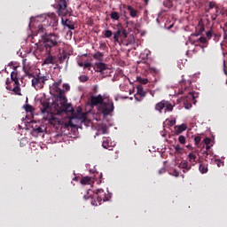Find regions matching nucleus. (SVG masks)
<instances>
[{
  "mask_svg": "<svg viewBox=\"0 0 227 227\" xmlns=\"http://www.w3.org/2000/svg\"><path fill=\"white\" fill-rule=\"evenodd\" d=\"M37 35L43 39V44L37 47L41 52L51 53L53 47H58L61 43L56 34H48L43 25L37 27Z\"/></svg>",
  "mask_w": 227,
  "mask_h": 227,
  "instance_id": "1",
  "label": "nucleus"
},
{
  "mask_svg": "<svg viewBox=\"0 0 227 227\" xmlns=\"http://www.w3.org/2000/svg\"><path fill=\"white\" fill-rule=\"evenodd\" d=\"M90 106H99L103 115H108L114 110V102L101 94L98 96H91L90 98Z\"/></svg>",
  "mask_w": 227,
  "mask_h": 227,
  "instance_id": "2",
  "label": "nucleus"
},
{
  "mask_svg": "<svg viewBox=\"0 0 227 227\" xmlns=\"http://www.w3.org/2000/svg\"><path fill=\"white\" fill-rule=\"evenodd\" d=\"M55 91H57V98H59V100H57V105L55 106V107H57L59 113H73L74 111V107L71 104L67 103L65 91L61 89Z\"/></svg>",
  "mask_w": 227,
  "mask_h": 227,
  "instance_id": "3",
  "label": "nucleus"
},
{
  "mask_svg": "<svg viewBox=\"0 0 227 227\" xmlns=\"http://www.w3.org/2000/svg\"><path fill=\"white\" fill-rule=\"evenodd\" d=\"M14 67V71H12V73H11V81L14 82V88L12 89V87L10 86V82L9 79H7L6 81V84L7 87L6 89L8 90L12 91L14 94L18 95V96H22L21 94V89H20V81L18 78L19 73L17 70V67Z\"/></svg>",
  "mask_w": 227,
  "mask_h": 227,
  "instance_id": "4",
  "label": "nucleus"
},
{
  "mask_svg": "<svg viewBox=\"0 0 227 227\" xmlns=\"http://www.w3.org/2000/svg\"><path fill=\"white\" fill-rule=\"evenodd\" d=\"M46 81L47 78L45 76L34 75V77H32V87H34L35 90L43 89Z\"/></svg>",
  "mask_w": 227,
  "mask_h": 227,
  "instance_id": "5",
  "label": "nucleus"
},
{
  "mask_svg": "<svg viewBox=\"0 0 227 227\" xmlns=\"http://www.w3.org/2000/svg\"><path fill=\"white\" fill-rule=\"evenodd\" d=\"M23 73H25L23 77L32 78L35 75V69L30 63L27 62V59H23Z\"/></svg>",
  "mask_w": 227,
  "mask_h": 227,
  "instance_id": "6",
  "label": "nucleus"
},
{
  "mask_svg": "<svg viewBox=\"0 0 227 227\" xmlns=\"http://www.w3.org/2000/svg\"><path fill=\"white\" fill-rule=\"evenodd\" d=\"M196 98H197V96L194 92H189L188 95L184 98V107L186 109L191 108L192 107L191 102H192L194 105H196V103H197Z\"/></svg>",
  "mask_w": 227,
  "mask_h": 227,
  "instance_id": "7",
  "label": "nucleus"
},
{
  "mask_svg": "<svg viewBox=\"0 0 227 227\" xmlns=\"http://www.w3.org/2000/svg\"><path fill=\"white\" fill-rule=\"evenodd\" d=\"M146 97V92L144 90L143 86L139 85L137 87V93L134 98L137 101L141 102Z\"/></svg>",
  "mask_w": 227,
  "mask_h": 227,
  "instance_id": "8",
  "label": "nucleus"
},
{
  "mask_svg": "<svg viewBox=\"0 0 227 227\" xmlns=\"http://www.w3.org/2000/svg\"><path fill=\"white\" fill-rule=\"evenodd\" d=\"M67 8V0H60L59 3V10H57V14L59 16L63 17L67 14L66 10Z\"/></svg>",
  "mask_w": 227,
  "mask_h": 227,
  "instance_id": "9",
  "label": "nucleus"
},
{
  "mask_svg": "<svg viewBox=\"0 0 227 227\" xmlns=\"http://www.w3.org/2000/svg\"><path fill=\"white\" fill-rule=\"evenodd\" d=\"M51 108V106L48 100L41 101V113L43 114L49 113Z\"/></svg>",
  "mask_w": 227,
  "mask_h": 227,
  "instance_id": "10",
  "label": "nucleus"
},
{
  "mask_svg": "<svg viewBox=\"0 0 227 227\" xmlns=\"http://www.w3.org/2000/svg\"><path fill=\"white\" fill-rule=\"evenodd\" d=\"M95 68L97 72L104 73V71L108 69V67L106 64L103 62H98V63H95Z\"/></svg>",
  "mask_w": 227,
  "mask_h": 227,
  "instance_id": "11",
  "label": "nucleus"
},
{
  "mask_svg": "<svg viewBox=\"0 0 227 227\" xmlns=\"http://www.w3.org/2000/svg\"><path fill=\"white\" fill-rule=\"evenodd\" d=\"M95 194L97 195V200L98 202L106 201L105 198H106V193L104 192L103 189H98L96 190Z\"/></svg>",
  "mask_w": 227,
  "mask_h": 227,
  "instance_id": "12",
  "label": "nucleus"
},
{
  "mask_svg": "<svg viewBox=\"0 0 227 227\" xmlns=\"http://www.w3.org/2000/svg\"><path fill=\"white\" fill-rule=\"evenodd\" d=\"M75 118L80 120L81 121H86L87 114H84V113H82V109L81 108H77Z\"/></svg>",
  "mask_w": 227,
  "mask_h": 227,
  "instance_id": "13",
  "label": "nucleus"
},
{
  "mask_svg": "<svg viewBox=\"0 0 227 227\" xmlns=\"http://www.w3.org/2000/svg\"><path fill=\"white\" fill-rule=\"evenodd\" d=\"M44 54H47L48 57H46V59H44V62H43V65L55 64L56 57L51 56V53L44 52Z\"/></svg>",
  "mask_w": 227,
  "mask_h": 227,
  "instance_id": "14",
  "label": "nucleus"
},
{
  "mask_svg": "<svg viewBox=\"0 0 227 227\" xmlns=\"http://www.w3.org/2000/svg\"><path fill=\"white\" fill-rule=\"evenodd\" d=\"M113 145V142L111 137H103V141H102V146L105 149H109L110 147H112Z\"/></svg>",
  "mask_w": 227,
  "mask_h": 227,
  "instance_id": "15",
  "label": "nucleus"
},
{
  "mask_svg": "<svg viewBox=\"0 0 227 227\" xmlns=\"http://www.w3.org/2000/svg\"><path fill=\"white\" fill-rule=\"evenodd\" d=\"M189 161L192 164L195 165L198 162V157L197 153L195 152H192L188 154Z\"/></svg>",
  "mask_w": 227,
  "mask_h": 227,
  "instance_id": "16",
  "label": "nucleus"
},
{
  "mask_svg": "<svg viewBox=\"0 0 227 227\" xmlns=\"http://www.w3.org/2000/svg\"><path fill=\"white\" fill-rule=\"evenodd\" d=\"M80 183L82 184H92L94 181H93V178L90 176H83L82 177Z\"/></svg>",
  "mask_w": 227,
  "mask_h": 227,
  "instance_id": "17",
  "label": "nucleus"
},
{
  "mask_svg": "<svg viewBox=\"0 0 227 227\" xmlns=\"http://www.w3.org/2000/svg\"><path fill=\"white\" fill-rule=\"evenodd\" d=\"M218 7L217 4L215 2H208L207 6L205 9V12L207 13L210 12V10L216 9Z\"/></svg>",
  "mask_w": 227,
  "mask_h": 227,
  "instance_id": "18",
  "label": "nucleus"
},
{
  "mask_svg": "<svg viewBox=\"0 0 227 227\" xmlns=\"http://www.w3.org/2000/svg\"><path fill=\"white\" fill-rule=\"evenodd\" d=\"M166 107V101L162 100L155 105V110L162 113V110Z\"/></svg>",
  "mask_w": 227,
  "mask_h": 227,
  "instance_id": "19",
  "label": "nucleus"
},
{
  "mask_svg": "<svg viewBox=\"0 0 227 227\" xmlns=\"http://www.w3.org/2000/svg\"><path fill=\"white\" fill-rule=\"evenodd\" d=\"M95 60L102 62L104 60V54L100 51H97L95 54L92 55Z\"/></svg>",
  "mask_w": 227,
  "mask_h": 227,
  "instance_id": "20",
  "label": "nucleus"
},
{
  "mask_svg": "<svg viewBox=\"0 0 227 227\" xmlns=\"http://www.w3.org/2000/svg\"><path fill=\"white\" fill-rule=\"evenodd\" d=\"M215 13L211 15V20L215 21L217 20V18L221 15V12H220V7L216 6V8L215 9Z\"/></svg>",
  "mask_w": 227,
  "mask_h": 227,
  "instance_id": "21",
  "label": "nucleus"
},
{
  "mask_svg": "<svg viewBox=\"0 0 227 227\" xmlns=\"http://www.w3.org/2000/svg\"><path fill=\"white\" fill-rule=\"evenodd\" d=\"M199 170L202 174L207 173L208 172V165H206V164L200 162V166H199Z\"/></svg>",
  "mask_w": 227,
  "mask_h": 227,
  "instance_id": "22",
  "label": "nucleus"
},
{
  "mask_svg": "<svg viewBox=\"0 0 227 227\" xmlns=\"http://www.w3.org/2000/svg\"><path fill=\"white\" fill-rule=\"evenodd\" d=\"M127 10L129 12V15L132 18L137 17V11L135 10L131 5L127 6Z\"/></svg>",
  "mask_w": 227,
  "mask_h": 227,
  "instance_id": "23",
  "label": "nucleus"
},
{
  "mask_svg": "<svg viewBox=\"0 0 227 227\" xmlns=\"http://www.w3.org/2000/svg\"><path fill=\"white\" fill-rule=\"evenodd\" d=\"M121 36V28L117 29L115 33H114V41L115 43H120V37Z\"/></svg>",
  "mask_w": 227,
  "mask_h": 227,
  "instance_id": "24",
  "label": "nucleus"
},
{
  "mask_svg": "<svg viewBox=\"0 0 227 227\" xmlns=\"http://www.w3.org/2000/svg\"><path fill=\"white\" fill-rule=\"evenodd\" d=\"M180 168H183V172L186 173L187 171H189L192 168L189 167V164L187 161H184L180 164Z\"/></svg>",
  "mask_w": 227,
  "mask_h": 227,
  "instance_id": "25",
  "label": "nucleus"
},
{
  "mask_svg": "<svg viewBox=\"0 0 227 227\" xmlns=\"http://www.w3.org/2000/svg\"><path fill=\"white\" fill-rule=\"evenodd\" d=\"M186 129H187V126L185 124L179 125L177 126L176 133L181 134Z\"/></svg>",
  "mask_w": 227,
  "mask_h": 227,
  "instance_id": "26",
  "label": "nucleus"
},
{
  "mask_svg": "<svg viewBox=\"0 0 227 227\" xmlns=\"http://www.w3.org/2000/svg\"><path fill=\"white\" fill-rule=\"evenodd\" d=\"M174 109V106L171 105L169 102L166 101L165 104V112H172Z\"/></svg>",
  "mask_w": 227,
  "mask_h": 227,
  "instance_id": "27",
  "label": "nucleus"
},
{
  "mask_svg": "<svg viewBox=\"0 0 227 227\" xmlns=\"http://www.w3.org/2000/svg\"><path fill=\"white\" fill-rule=\"evenodd\" d=\"M110 17L114 20H120V13L117 12H114L110 14Z\"/></svg>",
  "mask_w": 227,
  "mask_h": 227,
  "instance_id": "28",
  "label": "nucleus"
},
{
  "mask_svg": "<svg viewBox=\"0 0 227 227\" xmlns=\"http://www.w3.org/2000/svg\"><path fill=\"white\" fill-rule=\"evenodd\" d=\"M214 35H215V33L213 32V29H210L209 31H207L206 33V37H207V42L214 37Z\"/></svg>",
  "mask_w": 227,
  "mask_h": 227,
  "instance_id": "29",
  "label": "nucleus"
},
{
  "mask_svg": "<svg viewBox=\"0 0 227 227\" xmlns=\"http://www.w3.org/2000/svg\"><path fill=\"white\" fill-rule=\"evenodd\" d=\"M196 42H200L202 44H208V40L205 36H200Z\"/></svg>",
  "mask_w": 227,
  "mask_h": 227,
  "instance_id": "30",
  "label": "nucleus"
},
{
  "mask_svg": "<svg viewBox=\"0 0 227 227\" xmlns=\"http://www.w3.org/2000/svg\"><path fill=\"white\" fill-rule=\"evenodd\" d=\"M78 80H79L80 82H86L90 80V77L87 76V75H80L78 77Z\"/></svg>",
  "mask_w": 227,
  "mask_h": 227,
  "instance_id": "31",
  "label": "nucleus"
},
{
  "mask_svg": "<svg viewBox=\"0 0 227 227\" xmlns=\"http://www.w3.org/2000/svg\"><path fill=\"white\" fill-rule=\"evenodd\" d=\"M61 83H62V80H61V79L59 80L58 82H55L53 83V88H55V90H61V89L59 88L60 85H61Z\"/></svg>",
  "mask_w": 227,
  "mask_h": 227,
  "instance_id": "32",
  "label": "nucleus"
},
{
  "mask_svg": "<svg viewBox=\"0 0 227 227\" xmlns=\"http://www.w3.org/2000/svg\"><path fill=\"white\" fill-rule=\"evenodd\" d=\"M23 108H25V111L27 113H32L35 110L34 107L28 104L25 105V106H23Z\"/></svg>",
  "mask_w": 227,
  "mask_h": 227,
  "instance_id": "33",
  "label": "nucleus"
},
{
  "mask_svg": "<svg viewBox=\"0 0 227 227\" xmlns=\"http://www.w3.org/2000/svg\"><path fill=\"white\" fill-rule=\"evenodd\" d=\"M113 32L111 30H106L104 32L105 38H111L113 36Z\"/></svg>",
  "mask_w": 227,
  "mask_h": 227,
  "instance_id": "34",
  "label": "nucleus"
},
{
  "mask_svg": "<svg viewBox=\"0 0 227 227\" xmlns=\"http://www.w3.org/2000/svg\"><path fill=\"white\" fill-rule=\"evenodd\" d=\"M127 41H128V43L126 45L134 44L136 43L135 37L133 35H130L129 37H128Z\"/></svg>",
  "mask_w": 227,
  "mask_h": 227,
  "instance_id": "35",
  "label": "nucleus"
},
{
  "mask_svg": "<svg viewBox=\"0 0 227 227\" xmlns=\"http://www.w3.org/2000/svg\"><path fill=\"white\" fill-rule=\"evenodd\" d=\"M175 153H183L184 148H182L180 145H177L175 146Z\"/></svg>",
  "mask_w": 227,
  "mask_h": 227,
  "instance_id": "36",
  "label": "nucleus"
},
{
  "mask_svg": "<svg viewBox=\"0 0 227 227\" xmlns=\"http://www.w3.org/2000/svg\"><path fill=\"white\" fill-rule=\"evenodd\" d=\"M178 142L181 145H185L186 144V137L184 136H179L178 137Z\"/></svg>",
  "mask_w": 227,
  "mask_h": 227,
  "instance_id": "37",
  "label": "nucleus"
},
{
  "mask_svg": "<svg viewBox=\"0 0 227 227\" xmlns=\"http://www.w3.org/2000/svg\"><path fill=\"white\" fill-rule=\"evenodd\" d=\"M211 149V145H206V151H204L202 153L204 154V157L205 158H207V156H208V150H210Z\"/></svg>",
  "mask_w": 227,
  "mask_h": 227,
  "instance_id": "38",
  "label": "nucleus"
},
{
  "mask_svg": "<svg viewBox=\"0 0 227 227\" xmlns=\"http://www.w3.org/2000/svg\"><path fill=\"white\" fill-rule=\"evenodd\" d=\"M137 82H138L139 83H142V84H146V83H148V79H142L141 77H137Z\"/></svg>",
  "mask_w": 227,
  "mask_h": 227,
  "instance_id": "39",
  "label": "nucleus"
},
{
  "mask_svg": "<svg viewBox=\"0 0 227 227\" xmlns=\"http://www.w3.org/2000/svg\"><path fill=\"white\" fill-rule=\"evenodd\" d=\"M201 141V137L200 136H197L194 137V144L195 145H199L200 144Z\"/></svg>",
  "mask_w": 227,
  "mask_h": 227,
  "instance_id": "40",
  "label": "nucleus"
},
{
  "mask_svg": "<svg viewBox=\"0 0 227 227\" xmlns=\"http://www.w3.org/2000/svg\"><path fill=\"white\" fill-rule=\"evenodd\" d=\"M121 34L124 39L128 38V33L124 28H121Z\"/></svg>",
  "mask_w": 227,
  "mask_h": 227,
  "instance_id": "41",
  "label": "nucleus"
},
{
  "mask_svg": "<svg viewBox=\"0 0 227 227\" xmlns=\"http://www.w3.org/2000/svg\"><path fill=\"white\" fill-rule=\"evenodd\" d=\"M203 142H204V144H205L206 145H208L211 144L212 139H211L210 137H206V138L203 139Z\"/></svg>",
  "mask_w": 227,
  "mask_h": 227,
  "instance_id": "42",
  "label": "nucleus"
},
{
  "mask_svg": "<svg viewBox=\"0 0 227 227\" xmlns=\"http://www.w3.org/2000/svg\"><path fill=\"white\" fill-rule=\"evenodd\" d=\"M67 28H69L70 30H74L75 27L74 25L70 21V23L68 22L67 25Z\"/></svg>",
  "mask_w": 227,
  "mask_h": 227,
  "instance_id": "43",
  "label": "nucleus"
},
{
  "mask_svg": "<svg viewBox=\"0 0 227 227\" xmlns=\"http://www.w3.org/2000/svg\"><path fill=\"white\" fill-rule=\"evenodd\" d=\"M67 58V55L64 54L63 56H60V58H59V60H60V63H62Z\"/></svg>",
  "mask_w": 227,
  "mask_h": 227,
  "instance_id": "44",
  "label": "nucleus"
},
{
  "mask_svg": "<svg viewBox=\"0 0 227 227\" xmlns=\"http://www.w3.org/2000/svg\"><path fill=\"white\" fill-rule=\"evenodd\" d=\"M34 131L37 132V133H43V129L41 127L35 128V129H34Z\"/></svg>",
  "mask_w": 227,
  "mask_h": 227,
  "instance_id": "45",
  "label": "nucleus"
},
{
  "mask_svg": "<svg viewBox=\"0 0 227 227\" xmlns=\"http://www.w3.org/2000/svg\"><path fill=\"white\" fill-rule=\"evenodd\" d=\"M62 87H64V89H66V90H70V85L67 83H64V85H62Z\"/></svg>",
  "mask_w": 227,
  "mask_h": 227,
  "instance_id": "46",
  "label": "nucleus"
},
{
  "mask_svg": "<svg viewBox=\"0 0 227 227\" xmlns=\"http://www.w3.org/2000/svg\"><path fill=\"white\" fill-rule=\"evenodd\" d=\"M128 25H133V28L135 29V30H137V25H136V24H134V22L133 21H129V22H128L127 23Z\"/></svg>",
  "mask_w": 227,
  "mask_h": 227,
  "instance_id": "47",
  "label": "nucleus"
},
{
  "mask_svg": "<svg viewBox=\"0 0 227 227\" xmlns=\"http://www.w3.org/2000/svg\"><path fill=\"white\" fill-rule=\"evenodd\" d=\"M223 73L225 75H227V70H226V61L223 60Z\"/></svg>",
  "mask_w": 227,
  "mask_h": 227,
  "instance_id": "48",
  "label": "nucleus"
},
{
  "mask_svg": "<svg viewBox=\"0 0 227 227\" xmlns=\"http://www.w3.org/2000/svg\"><path fill=\"white\" fill-rule=\"evenodd\" d=\"M90 67H91V63H86L83 65V68H88L89 70Z\"/></svg>",
  "mask_w": 227,
  "mask_h": 227,
  "instance_id": "49",
  "label": "nucleus"
},
{
  "mask_svg": "<svg viewBox=\"0 0 227 227\" xmlns=\"http://www.w3.org/2000/svg\"><path fill=\"white\" fill-rule=\"evenodd\" d=\"M101 131H102V134H107V129H106V127H102V128H101Z\"/></svg>",
  "mask_w": 227,
  "mask_h": 227,
  "instance_id": "50",
  "label": "nucleus"
},
{
  "mask_svg": "<svg viewBox=\"0 0 227 227\" xmlns=\"http://www.w3.org/2000/svg\"><path fill=\"white\" fill-rule=\"evenodd\" d=\"M68 23H71V21L68 20H66V21H64V20H62V25L67 27V25H68Z\"/></svg>",
  "mask_w": 227,
  "mask_h": 227,
  "instance_id": "51",
  "label": "nucleus"
},
{
  "mask_svg": "<svg viewBox=\"0 0 227 227\" xmlns=\"http://www.w3.org/2000/svg\"><path fill=\"white\" fill-rule=\"evenodd\" d=\"M223 31L224 33L227 32V22H225V23L223 24Z\"/></svg>",
  "mask_w": 227,
  "mask_h": 227,
  "instance_id": "52",
  "label": "nucleus"
},
{
  "mask_svg": "<svg viewBox=\"0 0 227 227\" xmlns=\"http://www.w3.org/2000/svg\"><path fill=\"white\" fill-rule=\"evenodd\" d=\"M98 85H95L93 88L94 93H98Z\"/></svg>",
  "mask_w": 227,
  "mask_h": 227,
  "instance_id": "53",
  "label": "nucleus"
},
{
  "mask_svg": "<svg viewBox=\"0 0 227 227\" xmlns=\"http://www.w3.org/2000/svg\"><path fill=\"white\" fill-rule=\"evenodd\" d=\"M164 172H166V169H165V168H161V169L159 170V174H162V173H164Z\"/></svg>",
  "mask_w": 227,
  "mask_h": 227,
  "instance_id": "54",
  "label": "nucleus"
},
{
  "mask_svg": "<svg viewBox=\"0 0 227 227\" xmlns=\"http://www.w3.org/2000/svg\"><path fill=\"white\" fill-rule=\"evenodd\" d=\"M223 40H227V33L226 32L223 33Z\"/></svg>",
  "mask_w": 227,
  "mask_h": 227,
  "instance_id": "55",
  "label": "nucleus"
},
{
  "mask_svg": "<svg viewBox=\"0 0 227 227\" xmlns=\"http://www.w3.org/2000/svg\"><path fill=\"white\" fill-rule=\"evenodd\" d=\"M169 123H170V126H174L176 124V121H169Z\"/></svg>",
  "mask_w": 227,
  "mask_h": 227,
  "instance_id": "56",
  "label": "nucleus"
},
{
  "mask_svg": "<svg viewBox=\"0 0 227 227\" xmlns=\"http://www.w3.org/2000/svg\"><path fill=\"white\" fill-rule=\"evenodd\" d=\"M213 36L215 41L219 37L216 34H214Z\"/></svg>",
  "mask_w": 227,
  "mask_h": 227,
  "instance_id": "57",
  "label": "nucleus"
},
{
  "mask_svg": "<svg viewBox=\"0 0 227 227\" xmlns=\"http://www.w3.org/2000/svg\"><path fill=\"white\" fill-rule=\"evenodd\" d=\"M90 196H89V195H84V196H83V198H84L85 200L90 199Z\"/></svg>",
  "mask_w": 227,
  "mask_h": 227,
  "instance_id": "58",
  "label": "nucleus"
},
{
  "mask_svg": "<svg viewBox=\"0 0 227 227\" xmlns=\"http://www.w3.org/2000/svg\"><path fill=\"white\" fill-rule=\"evenodd\" d=\"M67 125H69V126H73V125H72V121H71V120H69V122L67 123Z\"/></svg>",
  "mask_w": 227,
  "mask_h": 227,
  "instance_id": "59",
  "label": "nucleus"
},
{
  "mask_svg": "<svg viewBox=\"0 0 227 227\" xmlns=\"http://www.w3.org/2000/svg\"><path fill=\"white\" fill-rule=\"evenodd\" d=\"M78 66L82 67L84 65H83V63H78Z\"/></svg>",
  "mask_w": 227,
  "mask_h": 227,
  "instance_id": "60",
  "label": "nucleus"
},
{
  "mask_svg": "<svg viewBox=\"0 0 227 227\" xmlns=\"http://www.w3.org/2000/svg\"><path fill=\"white\" fill-rule=\"evenodd\" d=\"M150 0H144V2L145 3V4H148Z\"/></svg>",
  "mask_w": 227,
  "mask_h": 227,
  "instance_id": "61",
  "label": "nucleus"
},
{
  "mask_svg": "<svg viewBox=\"0 0 227 227\" xmlns=\"http://www.w3.org/2000/svg\"><path fill=\"white\" fill-rule=\"evenodd\" d=\"M174 27V25H171L168 27V29L172 28Z\"/></svg>",
  "mask_w": 227,
  "mask_h": 227,
  "instance_id": "62",
  "label": "nucleus"
},
{
  "mask_svg": "<svg viewBox=\"0 0 227 227\" xmlns=\"http://www.w3.org/2000/svg\"><path fill=\"white\" fill-rule=\"evenodd\" d=\"M179 176V173L176 172V176Z\"/></svg>",
  "mask_w": 227,
  "mask_h": 227,
  "instance_id": "63",
  "label": "nucleus"
},
{
  "mask_svg": "<svg viewBox=\"0 0 227 227\" xmlns=\"http://www.w3.org/2000/svg\"><path fill=\"white\" fill-rule=\"evenodd\" d=\"M225 84L227 85V80H226V82H225Z\"/></svg>",
  "mask_w": 227,
  "mask_h": 227,
  "instance_id": "64",
  "label": "nucleus"
}]
</instances>
